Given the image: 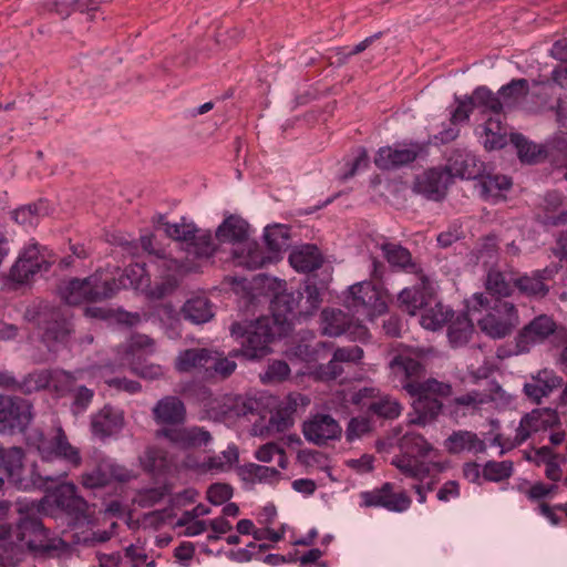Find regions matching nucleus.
<instances>
[{
    "label": "nucleus",
    "mask_w": 567,
    "mask_h": 567,
    "mask_svg": "<svg viewBox=\"0 0 567 567\" xmlns=\"http://www.w3.org/2000/svg\"><path fill=\"white\" fill-rule=\"evenodd\" d=\"M66 549V543L51 536L38 518H21L14 528L11 525L0 526V550L9 564L20 561L25 551L52 557Z\"/></svg>",
    "instance_id": "nucleus-1"
},
{
    "label": "nucleus",
    "mask_w": 567,
    "mask_h": 567,
    "mask_svg": "<svg viewBox=\"0 0 567 567\" xmlns=\"http://www.w3.org/2000/svg\"><path fill=\"white\" fill-rule=\"evenodd\" d=\"M142 248L150 255H155L159 259L158 268L162 269L163 282L156 286L151 285L150 277L146 275L145 268L141 264L131 265L124 274L118 278V282L109 281V286L114 292L121 288H133L152 298H162L173 290L178 279L186 272L194 270L196 267L192 265H181L175 259H166L159 250L153 247V236L143 235L140 239Z\"/></svg>",
    "instance_id": "nucleus-2"
},
{
    "label": "nucleus",
    "mask_w": 567,
    "mask_h": 567,
    "mask_svg": "<svg viewBox=\"0 0 567 567\" xmlns=\"http://www.w3.org/2000/svg\"><path fill=\"white\" fill-rule=\"evenodd\" d=\"M260 287L269 290L270 308L276 320L288 329L293 319L312 315L321 303L317 287L306 286L302 291H288L286 282L270 277H260Z\"/></svg>",
    "instance_id": "nucleus-3"
},
{
    "label": "nucleus",
    "mask_w": 567,
    "mask_h": 567,
    "mask_svg": "<svg viewBox=\"0 0 567 567\" xmlns=\"http://www.w3.org/2000/svg\"><path fill=\"white\" fill-rule=\"evenodd\" d=\"M404 453L392 458L391 464L405 477L423 482L434 474L444 472L449 467L447 462L424 461L422 458L437 451L422 435L414 432H406L399 441Z\"/></svg>",
    "instance_id": "nucleus-4"
},
{
    "label": "nucleus",
    "mask_w": 567,
    "mask_h": 567,
    "mask_svg": "<svg viewBox=\"0 0 567 567\" xmlns=\"http://www.w3.org/2000/svg\"><path fill=\"white\" fill-rule=\"evenodd\" d=\"M468 313L475 317L480 329L493 339H501L518 326L516 307L501 298L488 299L484 293H474L467 302Z\"/></svg>",
    "instance_id": "nucleus-5"
},
{
    "label": "nucleus",
    "mask_w": 567,
    "mask_h": 567,
    "mask_svg": "<svg viewBox=\"0 0 567 567\" xmlns=\"http://www.w3.org/2000/svg\"><path fill=\"white\" fill-rule=\"evenodd\" d=\"M286 331L287 328L274 315L256 321L236 322L231 326V336L239 341L241 349L234 351L231 355L241 354L249 360L262 358L269 352V343Z\"/></svg>",
    "instance_id": "nucleus-6"
},
{
    "label": "nucleus",
    "mask_w": 567,
    "mask_h": 567,
    "mask_svg": "<svg viewBox=\"0 0 567 567\" xmlns=\"http://www.w3.org/2000/svg\"><path fill=\"white\" fill-rule=\"evenodd\" d=\"M216 238L221 244H231L234 261L248 269H257L266 266L271 257H262L259 254V245L248 238V224L239 216H228L218 226Z\"/></svg>",
    "instance_id": "nucleus-7"
},
{
    "label": "nucleus",
    "mask_w": 567,
    "mask_h": 567,
    "mask_svg": "<svg viewBox=\"0 0 567 567\" xmlns=\"http://www.w3.org/2000/svg\"><path fill=\"white\" fill-rule=\"evenodd\" d=\"M27 443L37 450L43 462L61 460L71 468H78L82 464L79 447L71 444L61 426H58L50 436H45L40 430H32L27 435Z\"/></svg>",
    "instance_id": "nucleus-8"
},
{
    "label": "nucleus",
    "mask_w": 567,
    "mask_h": 567,
    "mask_svg": "<svg viewBox=\"0 0 567 567\" xmlns=\"http://www.w3.org/2000/svg\"><path fill=\"white\" fill-rule=\"evenodd\" d=\"M156 227L163 230L169 238L187 244V262H181V265L195 266L196 268L193 271L197 270L198 265L194 264L190 257L208 258L215 250L212 235L209 233L196 235L198 231L196 226L184 217L178 221L169 223L163 216H159ZM177 262L179 264V261Z\"/></svg>",
    "instance_id": "nucleus-9"
},
{
    "label": "nucleus",
    "mask_w": 567,
    "mask_h": 567,
    "mask_svg": "<svg viewBox=\"0 0 567 567\" xmlns=\"http://www.w3.org/2000/svg\"><path fill=\"white\" fill-rule=\"evenodd\" d=\"M403 388L414 398L413 408L417 417L411 419V423L421 425H424L440 413L442 403L439 398L451 394L450 384L434 379L424 382L410 381Z\"/></svg>",
    "instance_id": "nucleus-10"
},
{
    "label": "nucleus",
    "mask_w": 567,
    "mask_h": 567,
    "mask_svg": "<svg viewBox=\"0 0 567 567\" xmlns=\"http://www.w3.org/2000/svg\"><path fill=\"white\" fill-rule=\"evenodd\" d=\"M388 300L386 291L369 281L352 285L344 298L346 306L349 309L369 321H373L377 317L385 313Z\"/></svg>",
    "instance_id": "nucleus-11"
},
{
    "label": "nucleus",
    "mask_w": 567,
    "mask_h": 567,
    "mask_svg": "<svg viewBox=\"0 0 567 567\" xmlns=\"http://www.w3.org/2000/svg\"><path fill=\"white\" fill-rule=\"evenodd\" d=\"M0 468L7 474L8 481L17 488L28 491L42 481H54L51 476H42L35 471L28 473L24 465V452L21 447L4 449L0 445Z\"/></svg>",
    "instance_id": "nucleus-12"
},
{
    "label": "nucleus",
    "mask_w": 567,
    "mask_h": 567,
    "mask_svg": "<svg viewBox=\"0 0 567 567\" xmlns=\"http://www.w3.org/2000/svg\"><path fill=\"white\" fill-rule=\"evenodd\" d=\"M62 299L69 305H79L83 301H97L110 298L114 289L109 286V278L96 272L91 277L79 280L73 279L60 288Z\"/></svg>",
    "instance_id": "nucleus-13"
},
{
    "label": "nucleus",
    "mask_w": 567,
    "mask_h": 567,
    "mask_svg": "<svg viewBox=\"0 0 567 567\" xmlns=\"http://www.w3.org/2000/svg\"><path fill=\"white\" fill-rule=\"evenodd\" d=\"M424 152V145L417 142L395 143L379 148L374 164L380 169H394L414 162Z\"/></svg>",
    "instance_id": "nucleus-14"
},
{
    "label": "nucleus",
    "mask_w": 567,
    "mask_h": 567,
    "mask_svg": "<svg viewBox=\"0 0 567 567\" xmlns=\"http://www.w3.org/2000/svg\"><path fill=\"white\" fill-rule=\"evenodd\" d=\"M1 403L8 406L0 412V433L24 431L32 420L31 404L24 399L4 395Z\"/></svg>",
    "instance_id": "nucleus-15"
},
{
    "label": "nucleus",
    "mask_w": 567,
    "mask_h": 567,
    "mask_svg": "<svg viewBox=\"0 0 567 567\" xmlns=\"http://www.w3.org/2000/svg\"><path fill=\"white\" fill-rule=\"evenodd\" d=\"M320 327L322 333L329 337H339L344 333L353 340H364L369 337V331L363 324L349 321L341 310H323Z\"/></svg>",
    "instance_id": "nucleus-16"
},
{
    "label": "nucleus",
    "mask_w": 567,
    "mask_h": 567,
    "mask_svg": "<svg viewBox=\"0 0 567 567\" xmlns=\"http://www.w3.org/2000/svg\"><path fill=\"white\" fill-rule=\"evenodd\" d=\"M559 424V415L556 410L542 408L534 409L522 416L516 427L515 444H522L533 434L546 431L549 427Z\"/></svg>",
    "instance_id": "nucleus-17"
},
{
    "label": "nucleus",
    "mask_w": 567,
    "mask_h": 567,
    "mask_svg": "<svg viewBox=\"0 0 567 567\" xmlns=\"http://www.w3.org/2000/svg\"><path fill=\"white\" fill-rule=\"evenodd\" d=\"M156 435L167 439L174 446L184 451L206 446L212 441L210 433L199 426L161 429Z\"/></svg>",
    "instance_id": "nucleus-18"
},
{
    "label": "nucleus",
    "mask_w": 567,
    "mask_h": 567,
    "mask_svg": "<svg viewBox=\"0 0 567 567\" xmlns=\"http://www.w3.org/2000/svg\"><path fill=\"white\" fill-rule=\"evenodd\" d=\"M302 433L308 442L322 445L341 436L339 423L328 414H316L303 422Z\"/></svg>",
    "instance_id": "nucleus-19"
},
{
    "label": "nucleus",
    "mask_w": 567,
    "mask_h": 567,
    "mask_svg": "<svg viewBox=\"0 0 567 567\" xmlns=\"http://www.w3.org/2000/svg\"><path fill=\"white\" fill-rule=\"evenodd\" d=\"M361 498L363 506H379L396 513L405 512L411 506V498L408 494L393 492L390 483L384 484L379 489L363 492Z\"/></svg>",
    "instance_id": "nucleus-20"
},
{
    "label": "nucleus",
    "mask_w": 567,
    "mask_h": 567,
    "mask_svg": "<svg viewBox=\"0 0 567 567\" xmlns=\"http://www.w3.org/2000/svg\"><path fill=\"white\" fill-rule=\"evenodd\" d=\"M487 106L495 112V116H489L483 128L480 133V137L482 140V143L486 150L493 151L502 148L507 143V130L502 124L501 116L498 113V110L501 109V104L495 101L494 99H491L488 101Z\"/></svg>",
    "instance_id": "nucleus-21"
},
{
    "label": "nucleus",
    "mask_w": 567,
    "mask_h": 567,
    "mask_svg": "<svg viewBox=\"0 0 567 567\" xmlns=\"http://www.w3.org/2000/svg\"><path fill=\"white\" fill-rule=\"evenodd\" d=\"M561 381V378L553 370L543 369L530 375V380L524 384L523 391L534 403H540L544 398L560 386Z\"/></svg>",
    "instance_id": "nucleus-22"
},
{
    "label": "nucleus",
    "mask_w": 567,
    "mask_h": 567,
    "mask_svg": "<svg viewBox=\"0 0 567 567\" xmlns=\"http://www.w3.org/2000/svg\"><path fill=\"white\" fill-rule=\"evenodd\" d=\"M153 419L157 425L172 426L181 424L186 419L184 403L176 396H165L156 402L152 409Z\"/></svg>",
    "instance_id": "nucleus-23"
},
{
    "label": "nucleus",
    "mask_w": 567,
    "mask_h": 567,
    "mask_svg": "<svg viewBox=\"0 0 567 567\" xmlns=\"http://www.w3.org/2000/svg\"><path fill=\"white\" fill-rule=\"evenodd\" d=\"M450 182V174L444 168H432L416 177L414 189L427 198L440 199Z\"/></svg>",
    "instance_id": "nucleus-24"
},
{
    "label": "nucleus",
    "mask_w": 567,
    "mask_h": 567,
    "mask_svg": "<svg viewBox=\"0 0 567 567\" xmlns=\"http://www.w3.org/2000/svg\"><path fill=\"white\" fill-rule=\"evenodd\" d=\"M124 426V414L121 410L104 406L92 416L91 430L93 435L105 439L117 434Z\"/></svg>",
    "instance_id": "nucleus-25"
},
{
    "label": "nucleus",
    "mask_w": 567,
    "mask_h": 567,
    "mask_svg": "<svg viewBox=\"0 0 567 567\" xmlns=\"http://www.w3.org/2000/svg\"><path fill=\"white\" fill-rule=\"evenodd\" d=\"M44 260L35 244L29 245L19 256L12 267V278L19 282L27 281L31 276L42 269Z\"/></svg>",
    "instance_id": "nucleus-26"
},
{
    "label": "nucleus",
    "mask_w": 567,
    "mask_h": 567,
    "mask_svg": "<svg viewBox=\"0 0 567 567\" xmlns=\"http://www.w3.org/2000/svg\"><path fill=\"white\" fill-rule=\"evenodd\" d=\"M433 299L432 290L425 281L421 288H404L399 295L400 307L411 316L422 312Z\"/></svg>",
    "instance_id": "nucleus-27"
},
{
    "label": "nucleus",
    "mask_w": 567,
    "mask_h": 567,
    "mask_svg": "<svg viewBox=\"0 0 567 567\" xmlns=\"http://www.w3.org/2000/svg\"><path fill=\"white\" fill-rule=\"evenodd\" d=\"M381 34V32L374 33L353 47H343L332 50L328 55L330 65L334 68H341L344 65L349 58L362 53L367 50L381 52L384 50V47L375 44Z\"/></svg>",
    "instance_id": "nucleus-28"
},
{
    "label": "nucleus",
    "mask_w": 567,
    "mask_h": 567,
    "mask_svg": "<svg viewBox=\"0 0 567 567\" xmlns=\"http://www.w3.org/2000/svg\"><path fill=\"white\" fill-rule=\"evenodd\" d=\"M289 262L300 272L318 269L322 264V255L315 245L306 244L296 247L289 255Z\"/></svg>",
    "instance_id": "nucleus-29"
},
{
    "label": "nucleus",
    "mask_w": 567,
    "mask_h": 567,
    "mask_svg": "<svg viewBox=\"0 0 567 567\" xmlns=\"http://www.w3.org/2000/svg\"><path fill=\"white\" fill-rule=\"evenodd\" d=\"M264 238L268 248V252L264 254L259 249L262 257H271L266 261L271 264L279 258V254L288 247L289 230L284 225H274L265 228Z\"/></svg>",
    "instance_id": "nucleus-30"
},
{
    "label": "nucleus",
    "mask_w": 567,
    "mask_h": 567,
    "mask_svg": "<svg viewBox=\"0 0 567 567\" xmlns=\"http://www.w3.org/2000/svg\"><path fill=\"white\" fill-rule=\"evenodd\" d=\"M445 449L450 453L485 451V443L475 433L470 431H457L451 434L444 442Z\"/></svg>",
    "instance_id": "nucleus-31"
},
{
    "label": "nucleus",
    "mask_w": 567,
    "mask_h": 567,
    "mask_svg": "<svg viewBox=\"0 0 567 567\" xmlns=\"http://www.w3.org/2000/svg\"><path fill=\"white\" fill-rule=\"evenodd\" d=\"M555 322L550 317L539 316L524 328L519 336V344L523 342L526 344L542 342L555 331ZM527 349V346L522 347V351Z\"/></svg>",
    "instance_id": "nucleus-32"
},
{
    "label": "nucleus",
    "mask_w": 567,
    "mask_h": 567,
    "mask_svg": "<svg viewBox=\"0 0 567 567\" xmlns=\"http://www.w3.org/2000/svg\"><path fill=\"white\" fill-rule=\"evenodd\" d=\"M208 351L207 349L197 348L179 352L175 359V369L181 373L199 372L203 370L206 374Z\"/></svg>",
    "instance_id": "nucleus-33"
},
{
    "label": "nucleus",
    "mask_w": 567,
    "mask_h": 567,
    "mask_svg": "<svg viewBox=\"0 0 567 567\" xmlns=\"http://www.w3.org/2000/svg\"><path fill=\"white\" fill-rule=\"evenodd\" d=\"M58 507L66 512L81 511L85 502L76 495V486L73 483H62L49 496Z\"/></svg>",
    "instance_id": "nucleus-34"
},
{
    "label": "nucleus",
    "mask_w": 567,
    "mask_h": 567,
    "mask_svg": "<svg viewBox=\"0 0 567 567\" xmlns=\"http://www.w3.org/2000/svg\"><path fill=\"white\" fill-rule=\"evenodd\" d=\"M296 403L290 399L281 401L272 411L267 427L268 432L281 433L293 424Z\"/></svg>",
    "instance_id": "nucleus-35"
},
{
    "label": "nucleus",
    "mask_w": 567,
    "mask_h": 567,
    "mask_svg": "<svg viewBox=\"0 0 567 567\" xmlns=\"http://www.w3.org/2000/svg\"><path fill=\"white\" fill-rule=\"evenodd\" d=\"M183 313L187 320L196 324L205 323L214 316L210 302L203 296L188 299L183 307Z\"/></svg>",
    "instance_id": "nucleus-36"
},
{
    "label": "nucleus",
    "mask_w": 567,
    "mask_h": 567,
    "mask_svg": "<svg viewBox=\"0 0 567 567\" xmlns=\"http://www.w3.org/2000/svg\"><path fill=\"white\" fill-rule=\"evenodd\" d=\"M481 193L487 200L496 202L512 187V181L505 175H485L480 181Z\"/></svg>",
    "instance_id": "nucleus-37"
},
{
    "label": "nucleus",
    "mask_w": 567,
    "mask_h": 567,
    "mask_svg": "<svg viewBox=\"0 0 567 567\" xmlns=\"http://www.w3.org/2000/svg\"><path fill=\"white\" fill-rule=\"evenodd\" d=\"M476 158L471 154H457L450 159L449 165L444 168L452 177L474 178L478 173L476 168Z\"/></svg>",
    "instance_id": "nucleus-38"
},
{
    "label": "nucleus",
    "mask_w": 567,
    "mask_h": 567,
    "mask_svg": "<svg viewBox=\"0 0 567 567\" xmlns=\"http://www.w3.org/2000/svg\"><path fill=\"white\" fill-rule=\"evenodd\" d=\"M450 317V310L435 298L422 312L420 323L424 329L435 331L441 329Z\"/></svg>",
    "instance_id": "nucleus-39"
},
{
    "label": "nucleus",
    "mask_w": 567,
    "mask_h": 567,
    "mask_svg": "<svg viewBox=\"0 0 567 567\" xmlns=\"http://www.w3.org/2000/svg\"><path fill=\"white\" fill-rule=\"evenodd\" d=\"M511 141L516 147L518 157L523 163L534 164L545 156V150L543 146L527 141L520 134H512Z\"/></svg>",
    "instance_id": "nucleus-40"
},
{
    "label": "nucleus",
    "mask_w": 567,
    "mask_h": 567,
    "mask_svg": "<svg viewBox=\"0 0 567 567\" xmlns=\"http://www.w3.org/2000/svg\"><path fill=\"white\" fill-rule=\"evenodd\" d=\"M154 352V341L145 336L137 334L130 339V342L122 357V364H133L136 358Z\"/></svg>",
    "instance_id": "nucleus-41"
},
{
    "label": "nucleus",
    "mask_w": 567,
    "mask_h": 567,
    "mask_svg": "<svg viewBox=\"0 0 567 567\" xmlns=\"http://www.w3.org/2000/svg\"><path fill=\"white\" fill-rule=\"evenodd\" d=\"M468 312L461 317H457L455 321L449 328V339L452 346L458 347L467 342L471 334L474 332L473 320Z\"/></svg>",
    "instance_id": "nucleus-42"
},
{
    "label": "nucleus",
    "mask_w": 567,
    "mask_h": 567,
    "mask_svg": "<svg viewBox=\"0 0 567 567\" xmlns=\"http://www.w3.org/2000/svg\"><path fill=\"white\" fill-rule=\"evenodd\" d=\"M390 369L398 377L411 379L420 374L422 365L412 352H406L394 357L390 362Z\"/></svg>",
    "instance_id": "nucleus-43"
},
{
    "label": "nucleus",
    "mask_w": 567,
    "mask_h": 567,
    "mask_svg": "<svg viewBox=\"0 0 567 567\" xmlns=\"http://www.w3.org/2000/svg\"><path fill=\"white\" fill-rule=\"evenodd\" d=\"M254 456L261 463H271L277 460L278 467L282 471L288 467V456L285 449L274 442L260 445L254 452Z\"/></svg>",
    "instance_id": "nucleus-44"
},
{
    "label": "nucleus",
    "mask_w": 567,
    "mask_h": 567,
    "mask_svg": "<svg viewBox=\"0 0 567 567\" xmlns=\"http://www.w3.org/2000/svg\"><path fill=\"white\" fill-rule=\"evenodd\" d=\"M282 470L250 463L246 465L245 473L254 483L277 484L282 480Z\"/></svg>",
    "instance_id": "nucleus-45"
},
{
    "label": "nucleus",
    "mask_w": 567,
    "mask_h": 567,
    "mask_svg": "<svg viewBox=\"0 0 567 567\" xmlns=\"http://www.w3.org/2000/svg\"><path fill=\"white\" fill-rule=\"evenodd\" d=\"M206 377L227 378L236 370V362L221 353L208 351Z\"/></svg>",
    "instance_id": "nucleus-46"
},
{
    "label": "nucleus",
    "mask_w": 567,
    "mask_h": 567,
    "mask_svg": "<svg viewBox=\"0 0 567 567\" xmlns=\"http://www.w3.org/2000/svg\"><path fill=\"white\" fill-rule=\"evenodd\" d=\"M384 258L388 262L395 268L406 269L413 267L411 264V254L400 245L384 243L381 245Z\"/></svg>",
    "instance_id": "nucleus-47"
},
{
    "label": "nucleus",
    "mask_w": 567,
    "mask_h": 567,
    "mask_svg": "<svg viewBox=\"0 0 567 567\" xmlns=\"http://www.w3.org/2000/svg\"><path fill=\"white\" fill-rule=\"evenodd\" d=\"M371 412L384 419H395L402 412L401 404L393 398L378 396L377 402L371 405Z\"/></svg>",
    "instance_id": "nucleus-48"
},
{
    "label": "nucleus",
    "mask_w": 567,
    "mask_h": 567,
    "mask_svg": "<svg viewBox=\"0 0 567 567\" xmlns=\"http://www.w3.org/2000/svg\"><path fill=\"white\" fill-rule=\"evenodd\" d=\"M486 289L492 296L507 297L512 293L513 286L504 274L489 271L486 279Z\"/></svg>",
    "instance_id": "nucleus-49"
},
{
    "label": "nucleus",
    "mask_w": 567,
    "mask_h": 567,
    "mask_svg": "<svg viewBox=\"0 0 567 567\" xmlns=\"http://www.w3.org/2000/svg\"><path fill=\"white\" fill-rule=\"evenodd\" d=\"M515 285L527 296L543 297L547 292V288L539 274L523 276L515 281Z\"/></svg>",
    "instance_id": "nucleus-50"
},
{
    "label": "nucleus",
    "mask_w": 567,
    "mask_h": 567,
    "mask_svg": "<svg viewBox=\"0 0 567 567\" xmlns=\"http://www.w3.org/2000/svg\"><path fill=\"white\" fill-rule=\"evenodd\" d=\"M378 392L373 388H362L359 390L350 391L346 401L357 405L361 410H368L371 412V405L377 402Z\"/></svg>",
    "instance_id": "nucleus-51"
},
{
    "label": "nucleus",
    "mask_w": 567,
    "mask_h": 567,
    "mask_svg": "<svg viewBox=\"0 0 567 567\" xmlns=\"http://www.w3.org/2000/svg\"><path fill=\"white\" fill-rule=\"evenodd\" d=\"M513 473V463L509 461L488 462L483 468V477L487 481L499 482L508 478Z\"/></svg>",
    "instance_id": "nucleus-52"
},
{
    "label": "nucleus",
    "mask_w": 567,
    "mask_h": 567,
    "mask_svg": "<svg viewBox=\"0 0 567 567\" xmlns=\"http://www.w3.org/2000/svg\"><path fill=\"white\" fill-rule=\"evenodd\" d=\"M238 462V449L236 445H228L220 454L208 460L207 466L210 470L226 471Z\"/></svg>",
    "instance_id": "nucleus-53"
},
{
    "label": "nucleus",
    "mask_w": 567,
    "mask_h": 567,
    "mask_svg": "<svg viewBox=\"0 0 567 567\" xmlns=\"http://www.w3.org/2000/svg\"><path fill=\"white\" fill-rule=\"evenodd\" d=\"M81 484L85 488H100L110 484V477L104 470L103 462H101L96 468L83 473L81 476Z\"/></svg>",
    "instance_id": "nucleus-54"
},
{
    "label": "nucleus",
    "mask_w": 567,
    "mask_h": 567,
    "mask_svg": "<svg viewBox=\"0 0 567 567\" xmlns=\"http://www.w3.org/2000/svg\"><path fill=\"white\" fill-rule=\"evenodd\" d=\"M326 343L323 342L318 341L310 343L305 340L303 343H300L296 347L292 354L303 361L310 362L321 358V352L326 351Z\"/></svg>",
    "instance_id": "nucleus-55"
},
{
    "label": "nucleus",
    "mask_w": 567,
    "mask_h": 567,
    "mask_svg": "<svg viewBox=\"0 0 567 567\" xmlns=\"http://www.w3.org/2000/svg\"><path fill=\"white\" fill-rule=\"evenodd\" d=\"M487 396V403H493V405L498 410H505L512 408L515 403V396L508 392H506L498 384H494L488 393H485Z\"/></svg>",
    "instance_id": "nucleus-56"
},
{
    "label": "nucleus",
    "mask_w": 567,
    "mask_h": 567,
    "mask_svg": "<svg viewBox=\"0 0 567 567\" xmlns=\"http://www.w3.org/2000/svg\"><path fill=\"white\" fill-rule=\"evenodd\" d=\"M140 462L146 471H155L166 465V457L161 449L151 446L145 450Z\"/></svg>",
    "instance_id": "nucleus-57"
},
{
    "label": "nucleus",
    "mask_w": 567,
    "mask_h": 567,
    "mask_svg": "<svg viewBox=\"0 0 567 567\" xmlns=\"http://www.w3.org/2000/svg\"><path fill=\"white\" fill-rule=\"evenodd\" d=\"M90 0H53L50 10H54L60 17L66 18L72 11L83 12L89 8Z\"/></svg>",
    "instance_id": "nucleus-58"
},
{
    "label": "nucleus",
    "mask_w": 567,
    "mask_h": 567,
    "mask_svg": "<svg viewBox=\"0 0 567 567\" xmlns=\"http://www.w3.org/2000/svg\"><path fill=\"white\" fill-rule=\"evenodd\" d=\"M38 377L39 380L35 381L38 388H44L53 384L55 388L61 386V390L64 388L66 389L75 380L71 373L65 371L55 372L52 378L47 373H41Z\"/></svg>",
    "instance_id": "nucleus-59"
},
{
    "label": "nucleus",
    "mask_w": 567,
    "mask_h": 567,
    "mask_svg": "<svg viewBox=\"0 0 567 567\" xmlns=\"http://www.w3.org/2000/svg\"><path fill=\"white\" fill-rule=\"evenodd\" d=\"M372 430V423L369 417L357 416L349 421L346 430L348 441H354L368 434Z\"/></svg>",
    "instance_id": "nucleus-60"
},
{
    "label": "nucleus",
    "mask_w": 567,
    "mask_h": 567,
    "mask_svg": "<svg viewBox=\"0 0 567 567\" xmlns=\"http://www.w3.org/2000/svg\"><path fill=\"white\" fill-rule=\"evenodd\" d=\"M290 368L284 361H274L269 363L267 370L261 374L264 383L281 382L288 378Z\"/></svg>",
    "instance_id": "nucleus-61"
},
{
    "label": "nucleus",
    "mask_w": 567,
    "mask_h": 567,
    "mask_svg": "<svg viewBox=\"0 0 567 567\" xmlns=\"http://www.w3.org/2000/svg\"><path fill=\"white\" fill-rule=\"evenodd\" d=\"M40 205H29L18 208L13 212L14 220L23 226L33 227L40 219Z\"/></svg>",
    "instance_id": "nucleus-62"
},
{
    "label": "nucleus",
    "mask_w": 567,
    "mask_h": 567,
    "mask_svg": "<svg viewBox=\"0 0 567 567\" xmlns=\"http://www.w3.org/2000/svg\"><path fill=\"white\" fill-rule=\"evenodd\" d=\"M558 487L555 484H544L537 482L529 487L520 486L519 491L524 493L530 501H538L547 497H551L556 494Z\"/></svg>",
    "instance_id": "nucleus-63"
},
{
    "label": "nucleus",
    "mask_w": 567,
    "mask_h": 567,
    "mask_svg": "<svg viewBox=\"0 0 567 567\" xmlns=\"http://www.w3.org/2000/svg\"><path fill=\"white\" fill-rule=\"evenodd\" d=\"M71 330V323L66 319L55 321L54 323L47 328L44 333V341L48 343H50L51 341L63 342L66 340Z\"/></svg>",
    "instance_id": "nucleus-64"
}]
</instances>
